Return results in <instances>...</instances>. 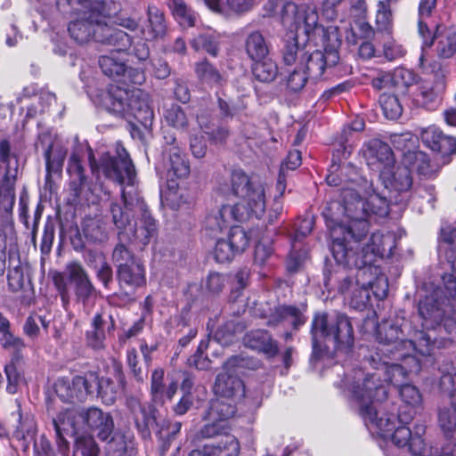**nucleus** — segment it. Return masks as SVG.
<instances>
[{"instance_id":"1","label":"nucleus","mask_w":456,"mask_h":456,"mask_svg":"<svg viewBox=\"0 0 456 456\" xmlns=\"http://www.w3.org/2000/svg\"><path fill=\"white\" fill-rule=\"evenodd\" d=\"M350 178L357 188L342 190L341 202L333 201L323 211L327 227L332 238L331 252L336 263L354 266H371L377 257L390 256L396 246L392 232H374L362 246L370 224L387 216L389 203L387 197L376 192L366 178Z\"/></svg>"},{"instance_id":"2","label":"nucleus","mask_w":456,"mask_h":456,"mask_svg":"<svg viewBox=\"0 0 456 456\" xmlns=\"http://www.w3.org/2000/svg\"><path fill=\"white\" fill-rule=\"evenodd\" d=\"M442 289V295L439 298L442 307L447 311V315L455 318V314L448 305V300L445 297L444 289V283L442 286L436 287L433 289H425V295L419 300V306L421 301L426 299V297L431 296L436 290ZM419 317L422 320V327L428 330H433L437 333V337L432 336L424 330H412L410 332L411 327L406 321L402 323L389 324L383 323L378 327L377 338L379 340V347L376 356L381 354L385 357L398 354V357L405 356L407 354H416L426 356L433 353L436 345L438 346H445L447 343L453 341L456 337H452L444 330H441L440 327H428L423 316L419 310Z\"/></svg>"},{"instance_id":"3","label":"nucleus","mask_w":456,"mask_h":456,"mask_svg":"<svg viewBox=\"0 0 456 456\" xmlns=\"http://www.w3.org/2000/svg\"><path fill=\"white\" fill-rule=\"evenodd\" d=\"M354 393L358 413L365 425L384 437L391 436L397 447L406 448L411 454L412 433L406 425L412 420V412L401 410L395 415L386 411L387 391L379 383L365 379L354 387Z\"/></svg>"},{"instance_id":"4","label":"nucleus","mask_w":456,"mask_h":456,"mask_svg":"<svg viewBox=\"0 0 456 456\" xmlns=\"http://www.w3.org/2000/svg\"><path fill=\"white\" fill-rule=\"evenodd\" d=\"M78 17L69 25V33L77 44H86L91 40L117 45L124 49L132 44V37L123 30L107 25L102 14V4L94 0H83Z\"/></svg>"},{"instance_id":"5","label":"nucleus","mask_w":456,"mask_h":456,"mask_svg":"<svg viewBox=\"0 0 456 456\" xmlns=\"http://www.w3.org/2000/svg\"><path fill=\"white\" fill-rule=\"evenodd\" d=\"M370 364L375 369L373 373L364 374L362 370L354 373L353 380L346 378L345 386L351 393L354 403L356 405V397L354 393L355 386L368 379L379 383L387 391L385 383L399 386L408 374L418 373L421 369L420 361L416 357L415 354H407L405 356L398 357V354L390 355V357L382 358V356H371Z\"/></svg>"},{"instance_id":"6","label":"nucleus","mask_w":456,"mask_h":456,"mask_svg":"<svg viewBox=\"0 0 456 456\" xmlns=\"http://www.w3.org/2000/svg\"><path fill=\"white\" fill-rule=\"evenodd\" d=\"M445 273L442 275L444 289L448 305L455 314V318L447 315V311L442 307L439 298L442 289H437L431 296L426 297L419 305L420 314L423 316L428 327L439 326L451 338L456 337V254L447 255L446 263L444 264Z\"/></svg>"},{"instance_id":"7","label":"nucleus","mask_w":456,"mask_h":456,"mask_svg":"<svg viewBox=\"0 0 456 456\" xmlns=\"http://www.w3.org/2000/svg\"><path fill=\"white\" fill-rule=\"evenodd\" d=\"M100 103L109 112L131 121L137 120L144 128L152 125L154 114L149 95L138 88H123L111 85L102 95Z\"/></svg>"},{"instance_id":"8","label":"nucleus","mask_w":456,"mask_h":456,"mask_svg":"<svg viewBox=\"0 0 456 456\" xmlns=\"http://www.w3.org/2000/svg\"><path fill=\"white\" fill-rule=\"evenodd\" d=\"M232 191L239 201L231 205L237 222L252 218L260 219L265 213L266 197L265 185L251 179L240 169L233 170L231 175Z\"/></svg>"},{"instance_id":"9","label":"nucleus","mask_w":456,"mask_h":456,"mask_svg":"<svg viewBox=\"0 0 456 456\" xmlns=\"http://www.w3.org/2000/svg\"><path fill=\"white\" fill-rule=\"evenodd\" d=\"M328 282L338 283V290L345 295L351 307L362 310L370 300L371 266L360 267L337 263V267L328 278Z\"/></svg>"},{"instance_id":"10","label":"nucleus","mask_w":456,"mask_h":456,"mask_svg":"<svg viewBox=\"0 0 456 456\" xmlns=\"http://www.w3.org/2000/svg\"><path fill=\"white\" fill-rule=\"evenodd\" d=\"M311 333L314 353L321 350L322 338L332 342L338 351L347 352L354 345L353 326L344 314H316L312 322Z\"/></svg>"},{"instance_id":"11","label":"nucleus","mask_w":456,"mask_h":456,"mask_svg":"<svg viewBox=\"0 0 456 456\" xmlns=\"http://www.w3.org/2000/svg\"><path fill=\"white\" fill-rule=\"evenodd\" d=\"M281 22L291 34L292 44L297 45L299 40L305 43L314 40L317 35L325 34L323 27L319 23L315 6L286 3L282 8Z\"/></svg>"},{"instance_id":"12","label":"nucleus","mask_w":456,"mask_h":456,"mask_svg":"<svg viewBox=\"0 0 456 456\" xmlns=\"http://www.w3.org/2000/svg\"><path fill=\"white\" fill-rule=\"evenodd\" d=\"M283 60L288 65L297 61L310 79L317 80L322 77L326 68L338 62L339 56L335 49H325L324 52L315 50L309 53L300 49L297 44H287L283 51Z\"/></svg>"},{"instance_id":"13","label":"nucleus","mask_w":456,"mask_h":456,"mask_svg":"<svg viewBox=\"0 0 456 456\" xmlns=\"http://www.w3.org/2000/svg\"><path fill=\"white\" fill-rule=\"evenodd\" d=\"M258 361L241 355L232 356L224 364V372L216 377L214 391L216 395L226 399H240L245 395V387L239 374L246 369H256Z\"/></svg>"},{"instance_id":"14","label":"nucleus","mask_w":456,"mask_h":456,"mask_svg":"<svg viewBox=\"0 0 456 456\" xmlns=\"http://www.w3.org/2000/svg\"><path fill=\"white\" fill-rule=\"evenodd\" d=\"M100 167L104 175L121 186H134L136 172L126 149L119 143L116 146V155H102Z\"/></svg>"},{"instance_id":"15","label":"nucleus","mask_w":456,"mask_h":456,"mask_svg":"<svg viewBox=\"0 0 456 456\" xmlns=\"http://www.w3.org/2000/svg\"><path fill=\"white\" fill-rule=\"evenodd\" d=\"M65 417L68 420L74 421L78 428L81 423L86 431L95 434L102 441H107L114 430L111 415L97 407L81 409L77 411H66Z\"/></svg>"},{"instance_id":"16","label":"nucleus","mask_w":456,"mask_h":456,"mask_svg":"<svg viewBox=\"0 0 456 456\" xmlns=\"http://www.w3.org/2000/svg\"><path fill=\"white\" fill-rule=\"evenodd\" d=\"M452 378L445 375L441 379L442 403L438 408V424L444 434L456 439V388L445 389L446 384H451ZM451 455L456 456V444Z\"/></svg>"},{"instance_id":"17","label":"nucleus","mask_w":456,"mask_h":456,"mask_svg":"<svg viewBox=\"0 0 456 456\" xmlns=\"http://www.w3.org/2000/svg\"><path fill=\"white\" fill-rule=\"evenodd\" d=\"M95 380L96 373L94 371L87 372L85 376H76L72 380L61 378L56 380L54 390L63 402H82L92 393V381Z\"/></svg>"},{"instance_id":"18","label":"nucleus","mask_w":456,"mask_h":456,"mask_svg":"<svg viewBox=\"0 0 456 456\" xmlns=\"http://www.w3.org/2000/svg\"><path fill=\"white\" fill-rule=\"evenodd\" d=\"M379 178L390 193H407L412 187L411 170L403 161V164L395 163L389 169L382 170Z\"/></svg>"},{"instance_id":"19","label":"nucleus","mask_w":456,"mask_h":456,"mask_svg":"<svg viewBox=\"0 0 456 456\" xmlns=\"http://www.w3.org/2000/svg\"><path fill=\"white\" fill-rule=\"evenodd\" d=\"M167 143L169 144L166 148L165 168L167 170V176L168 179H182L186 178L190 174V164L177 143L175 139L170 137V140L166 137Z\"/></svg>"},{"instance_id":"20","label":"nucleus","mask_w":456,"mask_h":456,"mask_svg":"<svg viewBox=\"0 0 456 456\" xmlns=\"http://www.w3.org/2000/svg\"><path fill=\"white\" fill-rule=\"evenodd\" d=\"M363 155L367 164L378 169L379 174L387 167L389 169L395 163L390 146L379 139L370 140L365 144Z\"/></svg>"},{"instance_id":"21","label":"nucleus","mask_w":456,"mask_h":456,"mask_svg":"<svg viewBox=\"0 0 456 456\" xmlns=\"http://www.w3.org/2000/svg\"><path fill=\"white\" fill-rule=\"evenodd\" d=\"M135 208L136 211H138L136 214L140 215V217L135 221L131 232H133L134 239L145 246L157 235L156 221L149 213L147 206L142 198H136Z\"/></svg>"},{"instance_id":"22","label":"nucleus","mask_w":456,"mask_h":456,"mask_svg":"<svg viewBox=\"0 0 456 456\" xmlns=\"http://www.w3.org/2000/svg\"><path fill=\"white\" fill-rule=\"evenodd\" d=\"M436 55L440 59L456 57V28L439 25L432 37Z\"/></svg>"},{"instance_id":"23","label":"nucleus","mask_w":456,"mask_h":456,"mask_svg":"<svg viewBox=\"0 0 456 456\" xmlns=\"http://www.w3.org/2000/svg\"><path fill=\"white\" fill-rule=\"evenodd\" d=\"M164 376L163 369H156L152 371L151 378V398L155 403L159 405H163L167 401H171L177 391L176 381L171 380L167 385Z\"/></svg>"},{"instance_id":"24","label":"nucleus","mask_w":456,"mask_h":456,"mask_svg":"<svg viewBox=\"0 0 456 456\" xmlns=\"http://www.w3.org/2000/svg\"><path fill=\"white\" fill-rule=\"evenodd\" d=\"M245 346L265 354L268 357H273L278 353V345L271 338L267 331L256 330L248 332L243 338Z\"/></svg>"},{"instance_id":"25","label":"nucleus","mask_w":456,"mask_h":456,"mask_svg":"<svg viewBox=\"0 0 456 456\" xmlns=\"http://www.w3.org/2000/svg\"><path fill=\"white\" fill-rule=\"evenodd\" d=\"M41 146L44 151L45 159V167L48 175L59 172L63 165L67 155V150L61 146L53 149L50 136L44 134L39 137L37 147Z\"/></svg>"},{"instance_id":"26","label":"nucleus","mask_w":456,"mask_h":456,"mask_svg":"<svg viewBox=\"0 0 456 456\" xmlns=\"http://www.w3.org/2000/svg\"><path fill=\"white\" fill-rule=\"evenodd\" d=\"M121 197L125 205L126 211L118 203H111L110 213L112 216L113 224L118 229H123L129 223V213L134 212L136 214L135 200L140 198L137 195H132L130 191H126L125 188L122 189Z\"/></svg>"},{"instance_id":"27","label":"nucleus","mask_w":456,"mask_h":456,"mask_svg":"<svg viewBox=\"0 0 456 456\" xmlns=\"http://www.w3.org/2000/svg\"><path fill=\"white\" fill-rule=\"evenodd\" d=\"M232 400L221 396L213 399L204 419L208 421L228 424V420L235 413V406Z\"/></svg>"},{"instance_id":"28","label":"nucleus","mask_w":456,"mask_h":456,"mask_svg":"<svg viewBox=\"0 0 456 456\" xmlns=\"http://www.w3.org/2000/svg\"><path fill=\"white\" fill-rule=\"evenodd\" d=\"M120 285L137 288L145 283V270L139 260L117 269Z\"/></svg>"},{"instance_id":"29","label":"nucleus","mask_w":456,"mask_h":456,"mask_svg":"<svg viewBox=\"0 0 456 456\" xmlns=\"http://www.w3.org/2000/svg\"><path fill=\"white\" fill-rule=\"evenodd\" d=\"M121 382V374H118V382H115L108 377L99 378L96 374V380L92 381V392L94 391V388L96 387L98 395L102 398V402L110 405L114 403L122 387Z\"/></svg>"},{"instance_id":"30","label":"nucleus","mask_w":456,"mask_h":456,"mask_svg":"<svg viewBox=\"0 0 456 456\" xmlns=\"http://www.w3.org/2000/svg\"><path fill=\"white\" fill-rule=\"evenodd\" d=\"M116 48L114 51L110 53V55H103L99 60V65L102 69V72L110 77L120 78L122 74H125L126 71V64L124 61L119 58L118 55L119 53L126 50L128 48L126 47L124 49H118L117 45H114ZM131 45H129V47Z\"/></svg>"},{"instance_id":"31","label":"nucleus","mask_w":456,"mask_h":456,"mask_svg":"<svg viewBox=\"0 0 456 456\" xmlns=\"http://www.w3.org/2000/svg\"><path fill=\"white\" fill-rule=\"evenodd\" d=\"M235 220V214L231 205H224L216 212L207 216L205 221L206 229L213 233L221 232Z\"/></svg>"},{"instance_id":"32","label":"nucleus","mask_w":456,"mask_h":456,"mask_svg":"<svg viewBox=\"0 0 456 456\" xmlns=\"http://www.w3.org/2000/svg\"><path fill=\"white\" fill-rule=\"evenodd\" d=\"M235 220V214L231 205H224L216 212L207 216L205 221L206 229L213 233L221 232Z\"/></svg>"},{"instance_id":"33","label":"nucleus","mask_w":456,"mask_h":456,"mask_svg":"<svg viewBox=\"0 0 456 456\" xmlns=\"http://www.w3.org/2000/svg\"><path fill=\"white\" fill-rule=\"evenodd\" d=\"M245 49L252 61L260 60L269 55V45L259 31H253L248 35L245 40Z\"/></svg>"},{"instance_id":"34","label":"nucleus","mask_w":456,"mask_h":456,"mask_svg":"<svg viewBox=\"0 0 456 456\" xmlns=\"http://www.w3.org/2000/svg\"><path fill=\"white\" fill-rule=\"evenodd\" d=\"M253 61L252 74L256 80L262 83H271L275 80L279 74V69L270 57Z\"/></svg>"},{"instance_id":"35","label":"nucleus","mask_w":456,"mask_h":456,"mask_svg":"<svg viewBox=\"0 0 456 456\" xmlns=\"http://www.w3.org/2000/svg\"><path fill=\"white\" fill-rule=\"evenodd\" d=\"M404 163L411 170H415L425 177H432L437 172L436 167L430 163L428 156L422 151L411 152L406 155Z\"/></svg>"},{"instance_id":"36","label":"nucleus","mask_w":456,"mask_h":456,"mask_svg":"<svg viewBox=\"0 0 456 456\" xmlns=\"http://www.w3.org/2000/svg\"><path fill=\"white\" fill-rule=\"evenodd\" d=\"M419 34L423 39V46H422V53L419 57V67L422 69L425 72H432L435 73L441 69V65L434 61L433 62L428 61L424 47H430L432 45V37L433 35L430 30L428 29L427 24L424 22V19H421L419 17Z\"/></svg>"},{"instance_id":"37","label":"nucleus","mask_w":456,"mask_h":456,"mask_svg":"<svg viewBox=\"0 0 456 456\" xmlns=\"http://www.w3.org/2000/svg\"><path fill=\"white\" fill-rule=\"evenodd\" d=\"M392 86L399 94H406L408 90L416 85L418 76L411 70L403 67L396 68L391 72Z\"/></svg>"},{"instance_id":"38","label":"nucleus","mask_w":456,"mask_h":456,"mask_svg":"<svg viewBox=\"0 0 456 456\" xmlns=\"http://www.w3.org/2000/svg\"><path fill=\"white\" fill-rule=\"evenodd\" d=\"M148 18L151 29L142 30V35L145 40L154 39L164 36L166 25L163 13L156 6H149Z\"/></svg>"},{"instance_id":"39","label":"nucleus","mask_w":456,"mask_h":456,"mask_svg":"<svg viewBox=\"0 0 456 456\" xmlns=\"http://www.w3.org/2000/svg\"><path fill=\"white\" fill-rule=\"evenodd\" d=\"M175 19L182 27L190 28L195 25L197 16L195 12L187 6L183 0H167Z\"/></svg>"},{"instance_id":"40","label":"nucleus","mask_w":456,"mask_h":456,"mask_svg":"<svg viewBox=\"0 0 456 456\" xmlns=\"http://www.w3.org/2000/svg\"><path fill=\"white\" fill-rule=\"evenodd\" d=\"M53 426L57 436V444L61 453L66 455L69 451V443L63 438L62 432H78V428L74 421L68 420L65 412L60 414L57 419H53Z\"/></svg>"},{"instance_id":"41","label":"nucleus","mask_w":456,"mask_h":456,"mask_svg":"<svg viewBox=\"0 0 456 456\" xmlns=\"http://www.w3.org/2000/svg\"><path fill=\"white\" fill-rule=\"evenodd\" d=\"M399 395L403 403L409 407L408 411H411L413 416L416 411L422 406V394L416 386L411 384L400 386Z\"/></svg>"},{"instance_id":"42","label":"nucleus","mask_w":456,"mask_h":456,"mask_svg":"<svg viewBox=\"0 0 456 456\" xmlns=\"http://www.w3.org/2000/svg\"><path fill=\"white\" fill-rule=\"evenodd\" d=\"M426 427L423 424H416L414 428V434L412 435L410 450L411 456H431V451L428 449L421 436L425 433ZM441 456H452L451 451L447 448L443 450Z\"/></svg>"},{"instance_id":"43","label":"nucleus","mask_w":456,"mask_h":456,"mask_svg":"<svg viewBox=\"0 0 456 456\" xmlns=\"http://www.w3.org/2000/svg\"><path fill=\"white\" fill-rule=\"evenodd\" d=\"M191 45L196 51L203 50L213 56H216L219 47V38L216 33L208 31L194 37Z\"/></svg>"},{"instance_id":"44","label":"nucleus","mask_w":456,"mask_h":456,"mask_svg":"<svg viewBox=\"0 0 456 456\" xmlns=\"http://www.w3.org/2000/svg\"><path fill=\"white\" fill-rule=\"evenodd\" d=\"M18 425L14 436L18 439L33 438L37 432V426L34 417L29 414H22L20 405L18 403Z\"/></svg>"},{"instance_id":"45","label":"nucleus","mask_w":456,"mask_h":456,"mask_svg":"<svg viewBox=\"0 0 456 456\" xmlns=\"http://www.w3.org/2000/svg\"><path fill=\"white\" fill-rule=\"evenodd\" d=\"M379 104L385 117L388 119H397L403 113V106L395 94H382L379 96Z\"/></svg>"},{"instance_id":"46","label":"nucleus","mask_w":456,"mask_h":456,"mask_svg":"<svg viewBox=\"0 0 456 456\" xmlns=\"http://www.w3.org/2000/svg\"><path fill=\"white\" fill-rule=\"evenodd\" d=\"M195 71L198 77L204 83L217 86L224 81L220 72L207 61L198 63Z\"/></svg>"},{"instance_id":"47","label":"nucleus","mask_w":456,"mask_h":456,"mask_svg":"<svg viewBox=\"0 0 456 456\" xmlns=\"http://www.w3.org/2000/svg\"><path fill=\"white\" fill-rule=\"evenodd\" d=\"M85 235L94 242H104L108 240V231L104 223L98 219L89 220L85 228Z\"/></svg>"},{"instance_id":"48","label":"nucleus","mask_w":456,"mask_h":456,"mask_svg":"<svg viewBox=\"0 0 456 456\" xmlns=\"http://www.w3.org/2000/svg\"><path fill=\"white\" fill-rule=\"evenodd\" d=\"M226 240L235 252L240 254L248 246L249 236L242 227L233 226L231 228Z\"/></svg>"},{"instance_id":"49","label":"nucleus","mask_w":456,"mask_h":456,"mask_svg":"<svg viewBox=\"0 0 456 456\" xmlns=\"http://www.w3.org/2000/svg\"><path fill=\"white\" fill-rule=\"evenodd\" d=\"M100 449L93 436H80L77 439L73 456H99Z\"/></svg>"},{"instance_id":"50","label":"nucleus","mask_w":456,"mask_h":456,"mask_svg":"<svg viewBox=\"0 0 456 456\" xmlns=\"http://www.w3.org/2000/svg\"><path fill=\"white\" fill-rule=\"evenodd\" d=\"M394 147L403 152V161L405 162L406 155L411 152H418L415 151L417 145V137L411 133L395 134L392 139Z\"/></svg>"},{"instance_id":"51","label":"nucleus","mask_w":456,"mask_h":456,"mask_svg":"<svg viewBox=\"0 0 456 456\" xmlns=\"http://www.w3.org/2000/svg\"><path fill=\"white\" fill-rule=\"evenodd\" d=\"M20 356H12L11 362L5 365L4 372L7 379L6 391L13 395L18 391V387L21 379V376L17 369V362Z\"/></svg>"},{"instance_id":"52","label":"nucleus","mask_w":456,"mask_h":456,"mask_svg":"<svg viewBox=\"0 0 456 456\" xmlns=\"http://www.w3.org/2000/svg\"><path fill=\"white\" fill-rule=\"evenodd\" d=\"M230 426L227 423L209 421L204 425L197 434L199 439L213 438L231 435Z\"/></svg>"},{"instance_id":"53","label":"nucleus","mask_w":456,"mask_h":456,"mask_svg":"<svg viewBox=\"0 0 456 456\" xmlns=\"http://www.w3.org/2000/svg\"><path fill=\"white\" fill-rule=\"evenodd\" d=\"M166 122L177 129H183L188 124L187 117L182 108L178 105H172L164 113Z\"/></svg>"},{"instance_id":"54","label":"nucleus","mask_w":456,"mask_h":456,"mask_svg":"<svg viewBox=\"0 0 456 456\" xmlns=\"http://www.w3.org/2000/svg\"><path fill=\"white\" fill-rule=\"evenodd\" d=\"M207 452L209 456H238L240 453V444L237 438L232 435H226V451L215 448V444H208Z\"/></svg>"},{"instance_id":"55","label":"nucleus","mask_w":456,"mask_h":456,"mask_svg":"<svg viewBox=\"0 0 456 456\" xmlns=\"http://www.w3.org/2000/svg\"><path fill=\"white\" fill-rule=\"evenodd\" d=\"M277 313L281 320L289 322L296 329L304 324L305 321L302 312L295 306H281L278 308Z\"/></svg>"},{"instance_id":"56","label":"nucleus","mask_w":456,"mask_h":456,"mask_svg":"<svg viewBox=\"0 0 456 456\" xmlns=\"http://www.w3.org/2000/svg\"><path fill=\"white\" fill-rule=\"evenodd\" d=\"M112 261L117 265V269L124 265L137 261L134 254L129 248L122 242L118 243L112 252Z\"/></svg>"},{"instance_id":"57","label":"nucleus","mask_w":456,"mask_h":456,"mask_svg":"<svg viewBox=\"0 0 456 456\" xmlns=\"http://www.w3.org/2000/svg\"><path fill=\"white\" fill-rule=\"evenodd\" d=\"M310 79L309 76L305 73L303 68L297 62V67L290 72L287 79L288 87L293 91L297 92L303 89Z\"/></svg>"},{"instance_id":"58","label":"nucleus","mask_w":456,"mask_h":456,"mask_svg":"<svg viewBox=\"0 0 456 456\" xmlns=\"http://www.w3.org/2000/svg\"><path fill=\"white\" fill-rule=\"evenodd\" d=\"M75 294L77 300L83 304L84 306L88 305L96 297V290L90 280L75 285Z\"/></svg>"},{"instance_id":"59","label":"nucleus","mask_w":456,"mask_h":456,"mask_svg":"<svg viewBox=\"0 0 456 456\" xmlns=\"http://www.w3.org/2000/svg\"><path fill=\"white\" fill-rule=\"evenodd\" d=\"M377 274V268L371 265V284L368 285L369 289L372 290L373 295L383 299L387 297L388 291V282L385 276H374Z\"/></svg>"},{"instance_id":"60","label":"nucleus","mask_w":456,"mask_h":456,"mask_svg":"<svg viewBox=\"0 0 456 456\" xmlns=\"http://www.w3.org/2000/svg\"><path fill=\"white\" fill-rule=\"evenodd\" d=\"M376 22L379 29L387 30L390 28L392 22L390 2L379 1Z\"/></svg>"},{"instance_id":"61","label":"nucleus","mask_w":456,"mask_h":456,"mask_svg":"<svg viewBox=\"0 0 456 456\" xmlns=\"http://www.w3.org/2000/svg\"><path fill=\"white\" fill-rule=\"evenodd\" d=\"M286 189L285 184V175L284 173L280 172L277 183H276V191L278 195L274 198V204L268 215V224H272L278 218L282 211L281 205L277 201L278 197H281Z\"/></svg>"},{"instance_id":"62","label":"nucleus","mask_w":456,"mask_h":456,"mask_svg":"<svg viewBox=\"0 0 456 456\" xmlns=\"http://www.w3.org/2000/svg\"><path fill=\"white\" fill-rule=\"evenodd\" d=\"M415 102L427 109H433L437 102V94L431 86H421L416 95Z\"/></svg>"},{"instance_id":"63","label":"nucleus","mask_w":456,"mask_h":456,"mask_svg":"<svg viewBox=\"0 0 456 456\" xmlns=\"http://www.w3.org/2000/svg\"><path fill=\"white\" fill-rule=\"evenodd\" d=\"M443 135V132L435 126L423 128L420 133L422 142L431 150L437 147V142L439 143Z\"/></svg>"},{"instance_id":"64","label":"nucleus","mask_w":456,"mask_h":456,"mask_svg":"<svg viewBox=\"0 0 456 456\" xmlns=\"http://www.w3.org/2000/svg\"><path fill=\"white\" fill-rule=\"evenodd\" d=\"M92 329L106 334V332L109 333L115 329V322L110 314H96L92 321Z\"/></svg>"}]
</instances>
